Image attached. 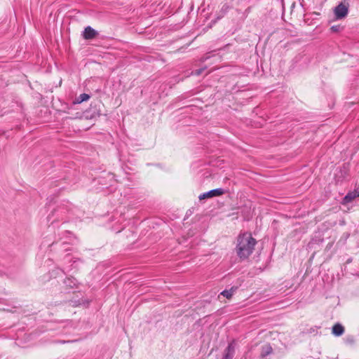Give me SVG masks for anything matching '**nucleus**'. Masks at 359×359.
Masks as SVG:
<instances>
[{
	"label": "nucleus",
	"mask_w": 359,
	"mask_h": 359,
	"mask_svg": "<svg viewBox=\"0 0 359 359\" xmlns=\"http://www.w3.org/2000/svg\"><path fill=\"white\" fill-rule=\"evenodd\" d=\"M98 34L97 32L90 26L85 28L83 36L85 39L89 40L94 39Z\"/></svg>",
	"instance_id": "423d86ee"
},
{
	"label": "nucleus",
	"mask_w": 359,
	"mask_h": 359,
	"mask_svg": "<svg viewBox=\"0 0 359 359\" xmlns=\"http://www.w3.org/2000/svg\"><path fill=\"white\" fill-rule=\"evenodd\" d=\"M256 240L250 233H245L238 238L236 252L241 259L248 258L253 252Z\"/></svg>",
	"instance_id": "f257e3e1"
},
{
	"label": "nucleus",
	"mask_w": 359,
	"mask_h": 359,
	"mask_svg": "<svg viewBox=\"0 0 359 359\" xmlns=\"http://www.w3.org/2000/svg\"><path fill=\"white\" fill-rule=\"evenodd\" d=\"M224 194V190L223 189H221V188L215 189L210 190V191H209L208 192H205V193H203V194H201L198 196V199L200 201H201V200H203V199H205V198H212V197H215V196H221V195H222Z\"/></svg>",
	"instance_id": "20e7f679"
},
{
	"label": "nucleus",
	"mask_w": 359,
	"mask_h": 359,
	"mask_svg": "<svg viewBox=\"0 0 359 359\" xmlns=\"http://www.w3.org/2000/svg\"><path fill=\"white\" fill-rule=\"evenodd\" d=\"M235 353V343L232 341L229 344L224 352L222 359H232Z\"/></svg>",
	"instance_id": "39448f33"
},
{
	"label": "nucleus",
	"mask_w": 359,
	"mask_h": 359,
	"mask_svg": "<svg viewBox=\"0 0 359 359\" xmlns=\"http://www.w3.org/2000/svg\"><path fill=\"white\" fill-rule=\"evenodd\" d=\"M341 27L339 25H334L331 27V29L334 32H337L340 30Z\"/></svg>",
	"instance_id": "4468645a"
},
{
	"label": "nucleus",
	"mask_w": 359,
	"mask_h": 359,
	"mask_svg": "<svg viewBox=\"0 0 359 359\" xmlns=\"http://www.w3.org/2000/svg\"><path fill=\"white\" fill-rule=\"evenodd\" d=\"M344 327L341 324L337 323L332 327V333L334 336L339 337V336L342 335L344 334Z\"/></svg>",
	"instance_id": "0eeeda50"
},
{
	"label": "nucleus",
	"mask_w": 359,
	"mask_h": 359,
	"mask_svg": "<svg viewBox=\"0 0 359 359\" xmlns=\"http://www.w3.org/2000/svg\"><path fill=\"white\" fill-rule=\"evenodd\" d=\"M64 283L67 287L71 288H73L77 285V280L73 277L67 278Z\"/></svg>",
	"instance_id": "9b49d317"
},
{
	"label": "nucleus",
	"mask_w": 359,
	"mask_h": 359,
	"mask_svg": "<svg viewBox=\"0 0 359 359\" xmlns=\"http://www.w3.org/2000/svg\"><path fill=\"white\" fill-rule=\"evenodd\" d=\"M205 69V68L198 69L195 70L194 72H193L192 74L194 75H196V76H199L203 72Z\"/></svg>",
	"instance_id": "ddd939ff"
},
{
	"label": "nucleus",
	"mask_w": 359,
	"mask_h": 359,
	"mask_svg": "<svg viewBox=\"0 0 359 359\" xmlns=\"http://www.w3.org/2000/svg\"><path fill=\"white\" fill-rule=\"evenodd\" d=\"M236 290H237L236 287H232L229 290H225L222 291L220 294L223 295L224 297H226L227 299H230Z\"/></svg>",
	"instance_id": "9d476101"
},
{
	"label": "nucleus",
	"mask_w": 359,
	"mask_h": 359,
	"mask_svg": "<svg viewBox=\"0 0 359 359\" xmlns=\"http://www.w3.org/2000/svg\"><path fill=\"white\" fill-rule=\"evenodd\" d=\"M90 97L88 94L82 93L79 97H76L75 100L74 101V104H81V102L89 100Z\"/></svg>",
	"instance_id": "1a4fd4ad"
},
{
	"label": "nucleus",
	"mask_w": 359,
	"mask_h": 359,
	"mask_svg": "<svg viewBox=\"0 0 359 359\" xmlns=\"http://www.w3.org/2000/svg\"><path fill=\"white\" fill-rule=\"evenodd\" d=\"M358 198V196L353 192V191H349L343 198L344 203H348L353 201L355 198Z\"/></svg>",
	"instance_id": "6e6552de"
},
{
	"label": "nucleus",
	"mask_w": 359,
	"mask_h": 359,
	"mask_svg": "<svg viewBox=\"0 0 359 359\" xmlns=\"http://www.w3.org/2000/svg\"><path fill=\"white\" fill-rule=\"evenodd\" d=\"M348 12V4L340 3L335 7L334 13L337 19L340 20L344 18Z\"/></svg>",
	"instance_id": "7ed1b4c3"
},
{
	"label": "nucleus",
	"mask_w": 359,
	"mask_h": 359,
	"mask_svg": "<svg viewBox=\"0 0 359 359\" xmlns=\"http://www.w3.org/2000/svg\"><path fill=\"white\" fill-rule=\"evenodd\" d=\"M349 176V167L347 164H344L341 167L336 170L334 179L336 183H341Z\"/></svg>",
	"instance_id": "f03ea898"
},
{
	"label": "nucleus",
	"mask_w": 359,
	"mask_h": 359,
	"mask_svg": "<svg viewBox=\"0 0 359 359\" xmlns=\"http://www.w3.org/2000/svg\"><path fill=\"white\" fill-rule=\"evenodd\" d=\"M229 8V6H227V5H226V4H225V5H224V6H222L221 11L223 13V15H224L226 12H227V11H228Z\"/></svg>",
	"instance_id": "2eb2a0df"
},
{
	"label": "nucleus",
	"mask_w": 359,
	"mask_h": 359,
	"mask_svg": "<svg viewBox=\"0 0 359 359\" xmlns=\"http://www.w3.org/2000/svg\"><path fill=\"white\" fill-rule=\"evenodd\" d=\"M272 348L269 345H265L262 347L261 355L264 358L272 353Z\"/></svg>",
	"instance_id": "f8f14e48"
}]
</instances>
